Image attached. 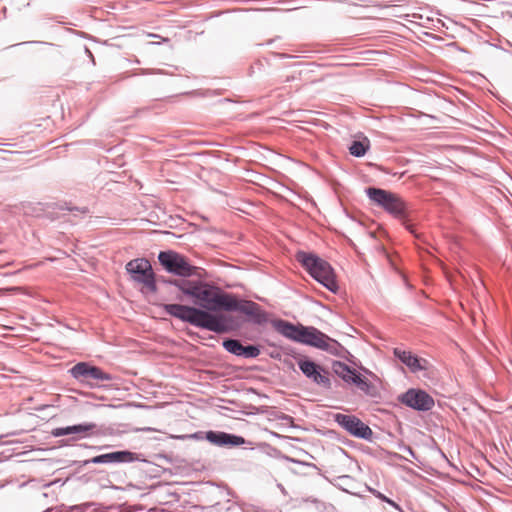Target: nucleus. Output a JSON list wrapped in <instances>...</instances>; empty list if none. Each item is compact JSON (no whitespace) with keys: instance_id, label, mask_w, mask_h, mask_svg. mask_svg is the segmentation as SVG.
I'll return each instance as SVG.
<instances>
[{"instance_id":"3","label":"nucleus","mask_w":512,"mask_h":512,"mask_svg":"<svg viewBox=\"0 0 512 512\" xmlns=\"http://www.w3.org/2000/svg\"><path fill=\"white\" fill-rule=\"evenodd\" d=\"M297 260L309 272V274L326 287L329 291L336 293L338 284L335 273L328 262L313 254L299 252Z\"/></svg>"},{"instance_id":"5","label":"nucleus","mask_w":512,"mask_h":512,"mask_svg":"<svg viewBox=\"0 0 512 512\" xmlns=\"http://www.w3.org/2000/svg\"><path fill=\"white\" fill-rule=\"evenodd\" d=\"M160 264L170 273L188 277L195 273L196 267L192 266L186 258L174 251H163L158 256Z\"/></svg>"},{"instance_id":"23","label":"nucleus","mask_w":512,"mask_h":512,"mask_svg":"<svg viewBox=\"0 0 512 512\" xmlns=\"http://www.w3.org/2000/svg\"><path fill=\"white\" fill-rule=\"evenodd\" d=\"M457 151H458V149L456 147L450 145V154L452 152H457Z\"/></svg>"},{"instance_id":"20","label":"nucleus","mask_w":512,"mask_h":512,"mask_svg":"<svg viewBox=\"0 0 512 512\" xmlns=\"http://www.w3.org/2000/svg\"><path fill=\"white\" fill-rule=\"evenodd\" d=\"M449 94H450V105H451L454 102V100L459 99V95L461 94V91L458 88L450 85Z\"/></svg>"},{"instance_id":"4","label":"nucleus","mask_w":512,"mask_h":512,"mask_svg":"<svg viewBox=\"0 0 512 512\" xmlns=\"http://www.w3.org/2000/svg\"><path fill=\"white\" fill-rule=\"evenodd\" d=\"M366 192L373 202L381 206L390 214L399 219L406 218V205L397 194L374 187L368 188Z\"/></svg>"},{"instance_id":"6","label":"nucleus","mask_w":512,"mask_h":512,"mask_svg":"<svg viewBox=\"0 0 512 512\" xmlns=\"http://www.w3.org/2000/svg\"><path fill=\"white\" fill-rule=\"evenodd\" d=\"M126 270L134 281L142 283L148 290L156 291L154 273L150 262L144 258L131 260L126 265Z\"/></svg>"},{"instance_id":"14","label":"nucleus","mask_w":512,"mask_h":512,"mask_svg":"<svg viewBox=\"0 0 512 512\" xmlns=\"http://www.w3.org/2000/svg\"><path fill=\"white\" fill-rule=\"evenodd\" d=\"M394 355L398 357L413 373L427 369L428 362L425 359L414 355L410 351H404L396 348L394 349Z\"/></svg>"},{"instance_id":"9","label":"nucleus","mask_w":512,"mask_h":512,"mask_svg":"<svg viewBox=\"0 0 512 512\" xmlns=\"http://www.w3.org/2000/svg\"><path fill=\"white\" fill-rule=\"evenodd\" d=\"M335 421L353 436L363 439H369L372 436V430L369 426L356 416L336 414Z\"/></svg>"},{"instance_id":"8","label":"nucleus","mask_w":512,"mask_h":512,"mask_svg":"<svg viewBox=\"0 0 512 512\" xmlns=\"http://www.w3.org/2000/svg\"><path fill=\"white\" fill-rule=\"evenodd\" d=\"M333 371L345 382L356 385L365 393L370 392L372 388L371 383L365 377L357 374L356 371L351 369L347 364L337 361L333 364Z\"/></svg>"},{"instance_id":"16","label":"nucleus","mask_w":512,"mask_h":512,"mask_svg":"<svg viewBox=\"0 0 512 512\" xmlns=\"http://www.w3.org/2000/svg\"><path fill=\"white\" fill-rule=\"evenodd\" d=\"M95 428V424L74 425L65 428H57L53 431L54 436H64L73 433L89 431Z\"/></svg>"},{"instance_id":"13","label":"nucleus","mask_w":512,"mask_h":512,"mask_svg":"<svg viewBox=\"0 0 512 512\" xmlns=\"http://www.w3.org/2000/svg\"><path fill=\"white\" fill-rule=\"evenodd\" d=\"M140 460L138 454L130 451H116L93 457L88 462L94 464L103 463H128Z\"/></svg>"},{"instance_id":"11","label":"nucleus","mask_w":512,"mask_h":512,"mask_svg":"<svg viewBox=\"0 0 512 512\" xmlns=\"http://www.w3.org/2000/svg\"><path fill=\"white\" fill-rule=\"evenodd\" d=\"M228 303L230 307H226V311H240L248 316H250L253 320L260 323L265 320V314L261 310L260 306L252 301H237L231 295L228 297Z\"/></svg>"},{"instance_id":"1","label":"nucleus","mask_w":512,"mask_h":512,"mask_svg":"<svg viewBox=\"0 0 512 512\" xmlns=\"http://www.w3.org/2000/svg\"><path fill=\"white\" fill-rule=\"evenodd\" d=\"M170 283L184 295L192 297L194 303L201 306L203 310L182 304H166L164 309L169 315L213 332L221 333L226 330L225 317L212 314L209 311L217 312L230 307L229 294L222 292L218 287L198 280L175 279Z\"/></svg>"},{"instance_id":"19","label":"nucleus","mask_w":512,"mask_h":512,"mask_svg":"<svg viewBox=\"0 0 512 512\" xmlns=\"http://www.w3.org/2000/svg\"><path fill=\"white\" fill-rule=\"evenodd\" d=\"M260 354V350L253 345L243 346L242 353L240 356H244L246 358H255Z\"/></svg>"},{"instance_id":"17","label":"nucleus","mask_w":512,"mask_h":512,"mask_svg":"<svg viewBox=\"0 0 512 512\" xmlns=\"http://www.w3.org/2000/svg\"><path fill=\"white\" fill-rule=\"evenodd\" d=\"M369 148V140L365 138L363 141H354L349 147V151L353 156L361 157L365 155Z\"/></svg>"},{"instance_id":"15","label":"nucleus","mask_w":512,"mask_h":512,"mask_svg":"<svg viewBox=\"0 0 512 512\" xmlns=\"http://www.w3.org/2000/svg\"><path fill=\"white\" fill-rule=\"evenodd\" d=\"M206 439L216 445H242L245 442L240 436L213 431L207 432Z\"/></svg>"},{"instance_id":"7","label":"nucleus","mask_w":512,"mask_h":512,"mask_svg":"<svg viewBox=\"0 0 512 512\" xmlns=\"http://www.w3.org/2000/svg\"><path fill=\"white\" fill-rule=\"evenodd\" d=\"M70 373L75 379L88 384L90 387L96 385V383L91 380L96 382L112 380V376L110 374L104 372L99 367L92 366L86 362H80L74 365L70 369Z\"/></svg>"},{"instance_id":"22","label":"nucleus","mask_w":512,"mask_h":512,"mask_svg":"<svg viewBox=\"0 0 512 512\" xmlns=\"http://www.w3.org/2000/svg\"><path fill=\"white\" fill-rule=\"evenodd\" d=\"M378 497H379L381 500H383V501H385V502L389 503V504H390V505H392L393 507L398 508V505H397L394 501H392V500L388 499V498H387L386 496H384L383 494H380V493H379Z\"/></svg>"},{"instance_id":"2","label":"nucleus","mask_w":512,"mask_h":512,"mask_svg":"<svg viewBox=\"0 0 512 512\" xmlns=\"http://www.w3.org/2000/svg\"><path fill=\"white\" fill-rule=\"evenodd\" d=\"M276 330L283 336L321 349L329 347L330 338L314 327L294 325L280 320L275 324Z\"/></svg>"},{"instance_id":"18","label":"nucleus","mask_w":512,"mask_h":512,"mask_svg":"<svg viewBox=\"0 0 512 512\" xmlns=\"http://www.w3.org/2000/svg\"><path fill=\"white\" fill-rule=\"evenodd\" d=\"M223 346L228 352H230L234 355L240 356L242 353L243 345L238 340H234V339L225 340L223 342Z\"/></svg>"},{"instance_id":"21","label":"nucleus","mask_w":512,"mask_h":512,"mask_svg":"<svg viewBox=\"0 0 512 512\" xmlns=\"http://www.w3.org/2000/svg\"><path fill=\"white\" fill-rule=\"evenodd\" d=\"M450 114H454V115H450L449 127L450 128H457L456 124L460 123L461 121L459 119H457L455 116H458L459 114L456 111H454V109H452L451 107H450Z\"/></svg>"},{"instance_id":"25","label":"nucleus","mask_w":512,"mask_h":512,"mask_svg":"<svg viewBox=\"0 0 512 512\" xmlns=\"http://www.w3.org/2000/svg\"><path fill=\"white\" fill-rule=\"evenodd\" d=\"M449 47H450V49H451L452 47H456V45H455V43H450V44H449Z\"/></svg>"},{"instance_id":"24","label":"nucleus","mask_w":512,"mask_h":512,"mask_svg":"<svg viewBox=\"0 0 512 512\" xmlns=\"http://www.w3.org/2000/svg\"><path fill=\"white\" fill-rule=\"evenodd\" d=\"M449 467H450V470H451V469H453V470H457V467H456V466H454V465H453V464H451V463L449 464Z\"/></svg>"},{"instance_id":"10","label":"nucleus","mask_w":512,"mask_h":512,"mask_svg":"<svg viewBox=\"0 0 512 512\" xmlns=\"http://www.w3.org/2000/svg\"><path fill=\"white\" fill-rule=\"evenodd\" d=\"M400 399L402 403L416 410H429L434 405L433 398L422 390L410 389Z\"/></svg>"},{"instance_id":"12","label":"nucleus","mask_w":512,"mask_h":512,"mask_svg":"<svg viewBox=\"0 0 512 512\" xmlns=\"http://www.w3.org/2000/svg\"><path fill=\"white\" fill-rule=\"evenodd\" d=\"M299 368L308 378H311L315 383L324 387L330 386L328 373L321 369V367L316 363L309 360H301L299 362Z\"/></svg>"}]
</instances>
